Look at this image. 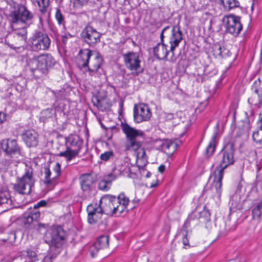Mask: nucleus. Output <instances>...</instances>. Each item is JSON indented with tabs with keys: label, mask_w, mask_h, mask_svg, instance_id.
<instances>
[{
	"label": "nucleus",
	"mask_w": 262,
	"mask_h": 262,
	"mask_svg": "<svg viewBox=\"0 0 262 262\" xmlns=\"http://www.w3.org/2000/svg\"><path fill=\"white\" fill-rule=\"evenodd\" d=\"M182 39L183 33L179 25L165 27L160 34V42L153 48L154 56L159 60H167L169 52L173 56Z\"/></svg>",
	"instance_id": "f257e3e1"
},
{
	"label": "nucleus",
	"mask_w": 262,
	"mask_h": 262,
	"mask_svg": "<svg viewBox=\"0 0 262 262\" xmlns=\"http://www.w3.org/2000/svg\"><path fill=\"white\" fill-rule=\"evenodd\" d=\"M121 127L123 132L125 134L127 142L126 148L127 150L137 151L136 152L137 161L142 163V165L138 164L139 169H144L146 165L147 157L146 152L143 148H141L143 141L138 139L139 137H143L144 133L141 130L136 129L126 123H121Z\"/></svg>",
	"instance_id": "f03ea898"
},
{
	"label": "nucleus",
	"mask_w": 262,
	"mask_h": 262,
	"mask_svg": "<svg viewBox=\"0 0 262 262\" xmlns=\"http://www.w3.org/2000/svg\"><path fill=\"white\" fill-rule=\"evenodd\" d=\"M65 235L63 226L60 225H54L47 230L43 236L45 242L49 245L51 251L55 250V252L52 255L46 256L42 262H51V259L60 252Z\"/></svg>",
	"instance_id": "7ed1b4c3"
},
{
	"label": "nucleus",
	"mask_w": 262,
	"mask_h": 262,
	"mask_svg": "<svg viewBox=\"0 0 262 262\" xmlns=\"http://www.w3.org/2000/svg\"><path fill=\"white\" fill-rule=\"evenodd\" d=\"M55 60L50 54H41L28 60L27 63L33 75L38 78L48 73L49 68L53 67Z\"/></svg>",
	"instance_id": "20e7f679"
},
{
	"label": "nucleus",
	"mask_w": 262,
	"mask_h": 262,
	"mask_svg": "<svg viewBox=\"0 0 262 262\" xmlns=\"http://www.w3.org/2000/svg\"><path fill=\"white\" fill-rule=\"evenodd\" d=\"M234 144L232 142L227 143L216 156L219 165L216 167L214 170L224 174V170L234 164Z\"/></svg>",
	"instance_id": "39448f33"
},
{
	"label": "nucleus",
	"mask_w": 262,
	"mask_h": 262,
	"mask_svg": "<svg viewBox=\"0 0 262 262\" xmlns=\"http://www.w3.org/2000/svg\"><path fill=\"white\" fill-rule=\"evenodd\" d=\"M35 180L32 169H26L21 177L17 178L13 185L14 190L20 194H30L34 187Z\"/></svg>",
	"instance_id": "423d86ee"
},
{
	"label": "nucleus",
	"mask_w": 262,
	"mask_h": 262,
	"mask_svg": "<svg viewBox=\"0 0 262 262\" xmlns=\"http://www.w3.org/2000/svg\"><path fill=\"white\" fill-rule=\"evenodd\" d=\"M122 57L126 68L131 71L134 76H138L143 73L144 69L141 67V60L138 53L129 51L123 54Z\"/></svg>",
	"instance_id": "0eeeda50"
},
{
	"label": "nucleus",
	"mask_w": 262,
	"mask_h": 262,
	"mask_svg": "<svg viewBox=\"0 0 262 262\" xmlns=\"http://www.w3.org/2000/svg\"><path fill=\"white\" fill-rule=\"evenodd\" d=\"M33 18V14L23 5H18L8 15V20L11 25L19 23H26L32 20Z\"/></svg>",
	"instance_id": "6e6552de"
},
{
	"label": "nucleus",
	"mask_w": 262,
	"mask_h": 262,
	"mask_svg": "<svg viewBox=\"0 0 262 262\" xmlns=\"http://www.w3.org/2000/svg\"><path fill=\"white\" fill-rule=\"evenodd\" d=\"M51 44L49 36L41 31H35L30 38V47L32 51L48 50Z\"/></svg>",
	"instance_id": "1a4fd4ad"
},
{
	"label": "nucleus",
	"mask_w": 262,
	"mask_h": 262,
	"mask_svg": "<svg viewBox=\"0 0 262 262\" xmlns=\"http://www.w3.org/2000/svg\"><path fill=\"white\" fill-rule=\"evenodd\" d=\"M1 148L6 156L11 159L12 161H17L22 156L21 148L15 139L3 140L1 141Z\"/></svg>",
	"instance_id": "9d476101"
},
{
	"label": "nucleus",
	"mask_w": 262,
	"mask_h": 262,
	"mask_svg": "<svg viewBox=\"0 0 262 262\" xmlns=\"http://www.w3.org/2000/svg\"><path fill=\"white\" fill-rule=\"evenodd\" d=\"M213 176L214 180L210 186L207 185L204 186L203 190V194L206 193L207 195L212 198L220 199L222 194V180L224 174L214 170Z\"/></svg>",
	"instance_id": "9b49d317"
},
{
	"label": "nucleus",
	"mask_w": 262,
	"mask_h": 262,
	"mask_svg": "<svg viewBox=\"0 0 262 262\" xmlns=\"http://www.w3.org/2000/svg\"><path fill=\"white\" fill-rule=\"evenodd\" d=\"M213 176L214 180L210 186L207 185L204 186L203 190V194L206 193L207 195L212 198L220 199L222 194V180L224 174L214 170Z\"/></svg>",
	"instance_id": "f8f14e48"
},
{
	"label": "nucleus",
	"mask_w": 262,
	"mask_h": 262,
	"mask_svg": "<svg viewBox=\"0 0 262 262\" xmlns=\"http://www.w3.org/2000/svg\"><path fill=\"white\" fill-rule=\"evenodd\" d=\"M241 17L234 14L225 16L223 21L225 24L226 31L234 36H237L243 29Z\"/></svg>",
	"instance_id": "ddd939ff"
},
{
	"label": "nucleus",
	"mask_w": 262,
	"mask_h": 262,
	"mask_svg": "<svg viewBox=\"0 0 262 262\" xmlns=\"http://www.w3.org/2000/svg\"><path fill=\"white\" fill-rule=\"evenodd\" d=\"M152 115L149 106L143 103L135 104L134 106V119L136 123L148 121Z\"/></svg>",
	"instance_id": "4468645a"
},
{
	"label": "nucleus",
	"mask_w": 262,
	"mask_h": 262,
	"mask_svg": "<svg viewBox=\"0 0 262 262\" xmlns=\"http://www.w3.org/2000/svg\"><path fill=\"white\" fill-rule=\"evenodd\" d=\"M101 35L100 32L90 25L85 26L80 34L82 40L90 46H93L100 42Z\"/></svg>",
	"instance_id": "2eb2a0df"
},
{
	"label": "nucleus",
	"mask_w": 262,
	"mask_h": 262,
	"mask_svg": "<svg viewBox=\"0 0 262 262\" xmlns=\"http://www.w3.org/2000/svg\"><path fill=\"white\" fill-rule=\"evenodd\" d=\"M104 202L108 205L110 209L114 206L115 204H119L118 205L122 206V207L126 208L129 202V200L123 193L120 194L117 198L111 195H105L100 199V204Z\"/></svg>",
	"instance_id": "dca6fc26"
},
{
	"label": "nucleus",
	"mask_w": 262,
	"mask_h": 262,
	"mask_svg": "<svg viewBox=\"0 0 262 262\" xmlns=\"http://www.w3.org/2000/svg\"><path fill=\"white\" fill-rule=\"evenodd\" d=\"M260 85L261 81L258 79L253 82L251 86V90L257 95L258 99L257 100L253 96L248 99V102L249 104H253L258 108L262 106V88Z\"/></svg>",
	"instance_id": "f3484780"
},
{
	"label": "nucleus",
	"mask_w": 262,
	"mask_h": 262,
	"mask_svg": "<svg viewBox=\"0 0 262 262\" xmlns=\"http://www.w3.org/2000/svg\"><path fill=\"white\" fill-rule=\"evenodd\" d=\"M81 189L83 191H92L94 188L96 180L90 173H83L79 178Z\"/></svg>",
	"instance_id": "a211bd4d"
},
{
	"label": "nucleus",
	"mask_w": 262,
	"mask_h": 262,
	"mask_svg": "<svg viewBox=\"0 0 262 262\" xmlns=\"http://www.w3.org/2000/svg\"><path fill=\"white\" fill-rule=\"evenodd\" d=\"M108 245V235H101L99 236L90 249L92 257H94L99 250L107 248Z\"/></svg>",
	"instance_id": "6ab92c4d"
},
{
	"label": "nucleus",
	"mask_w": 262,
	"mask_h": 262,
	"mask_svg": "<svg viewBox=\"0 0 262 262\" xmlns=\"http://www.w3.org/2000/svg\"><path fill=\"white\" fill-rule=\"evenodd\" d=\"M21 138L28 147H35L38 144V134L33 129L24 130L21 134Z\"/></svg>",
	"instance_id": "aec40b11"
},
{
	"label": "nucleus",
	"mask_w": 262,
	"mask_h": 262,
	"mask_svg": "<svg viewBox=\"0 0 262 262\" xmlns=\"http://www.w3.org/2000/svg\"><path fill=\"white\" fill-rule=\"evenodd\" d=\"M45 170V180L43 181L44 184L47 186L50 185H52L54 184L55 179L59 177L61 174V165L59 163L56 162L54 166L53 171L55 173V176L50 179L51 174V171L49 166H45L44 167Z\"/></svg>",
	"instance_id": "412c9836"
},
{
	"label": "nucleus",
	"mask_w": 262,
	"mask_h": 262,
	"mask_svg": "<svg viewBox=\"0 0 262 262\" xmlns=\"http://www.w3.org/2000/svg\"><path fill=\"white\" fill-rule=\"evenodd\" d=\"M5 42L9 48L16 51L26 42L11 32L6 36Z\"/></svg>",
	"instance_id": "4be33fe9"
},
{
	"label": "nucleus",
	"mask_w": 262,
	"mask_h": 262,
	"mask_svg": "<svg viewBox=\"0 0 262 262\" xmlns=\"http://www.w3.org/2000/svg\"><path fill=\"white\" fill-rule=\"evenodd\" d=\"M0 206H4L6 209H9L13 207L14 204L11 199L9 192L5 188L3 189L0 184Z\"/></svg>",
	"instance_id": "5701e85b"
},
{
	"label": "nucleus",
	"mask_w": 262,
	"mask_h": 262,
	"mask_svg": "<svg viewBox=\"0 0 262 262\" xmlns=\"http://www.w3.org/2000/svg\"><path fill=\"white\" fill-rule=\"evenodd\" d=\"M92 55V52L91 50L81 49L79 51L78 57L81 61H79V66L81 68L88 67L89 60Z\"/></svg>",
	"instance_id": "b1692460"
},
{
	"label": "nucleus",
	"mask_w": 262,
	"mask_h": 262,
	"mask_svg": "<svg viewBox=\"0 0 262 262\" xmlns=\"http://www.w3.org/2000/svg\"><path fill=\"white\" fill-rule=\"evenodd\" d=\"M93 105L96 106L101 111H105L111 107L110 103L104 98H100L98 95H95L92 99Z\"/></svg>",
	"instance_id": "393cba45"
},
{
	"label": "nucleus",
	"mask_w": 262,
	"mask_h": 262,
	"mask_svg": "<svg viewBox=\"0 0 262 262\" xmlns=\"http://www.w3.org/2000/svg\"><path fill=\"white\" fill-rule=\"evenodd\" d=\"M220 127V123L217 122L215 127V131L212 136L209 144L207 146L205 150L206 155L207 157L211 156L215 151V140L218 134V130Z\"/></svg>",
	"instance_id": "a878e982"
},
{
	"label": "nucleus",
	"mask_w": 262,
	"mask_h": 262,
	"mask_svg": "<svg viewBox=\"0 0 262 262\" xmlns=\"http://www.w3.org/2000/svg\"><path fill=\"white\" fill-rule=\"evenodd\" d=\"M161 148L168 157H171L176 150L177 144L174 142L167 139L163 141Z\"/></svg>",
	"instance_id": "bb28decb"
},
{
	"label": "nucleus",
	"mask_w": 262,
	"mask_h": 262,
	"mask_svg": "<svg viewBox=\"0 0 262 262\" xmlns=\"http://www.w3.org/2000/svg\"><path fill=\"white\" fill-rule=\"evenodd\" d=\"M247 121L244 122L242 126H239L237 128V130L235 135V138H240L243 136H248L249 132L250 130L251 127L250 124V121L248 118V115L247 112H245Z\"/></svg>",
	"instance_id": "cd10ccee"
},
{
	"label": "nucleus",
	"mask_w": 262,
	"mask_h": 262,
	"mask_svg": "<svg viewBox=\"0 0 262 262\" xmlns=\"http://www.w3.org/2000/svg\"><path fill=\"white\" fill-rule=\"evenodd\" d=\"M40 213L37 211H30L28 213H25L23 218V222L26 225H30L33 222H37L39 219Z\"/></svg>",
	"instance_id": "c85d7f7f"
},
{
	"label": "nucleus",
	"mask_w": 262,
	"mask_h": 262,
	"mask_svg": "<svg viewBox=\"0 0 262 262\" xmlns=\"http://www.w3.org/2000/svg\"><path fill=\"white\" fill-rule=\"evenodd\" d=\"M104 202L100 204V200L99 201V205L97 204L89 205L86 208L88 214L91 216L90 220H92V215L95 214H103L105 213V210L102 208V205Z\"/></svg>",
	"instance_id": "c756f323"
},
{
	"label": "nucleus",
	"mask_w": 262,
	"mask_h": 262,
	"mask_svg": "<svg viewBox=\"0 0 262 262\" xmlns=\"http://www.w3.org/2000/svg\"><path fill=\"white\" fill-rule=\"evenodd\" d=\"M103 61V59L101 57L100 54L97 53V55L95 57L94 60L93 61L91 67H87L88 71L90 72V75H92L93 74L96 73L100 68Z\"/></svg>",
	"instance_id": "7c9ffc66"
},
{
	"label": "nucleus",
	"mask_w": 262,
	"mask_h": 262,
	"mask_svg": "<svg viewBox=\"0 0 262 262\" xmlns=\"http://www.w3.org/2000/svg\"><path fill=\"white\" fill-rule=\"evenodd\" d=\"M69 144L72 148H81L82 141L77 135H71L67 137V144Z\"/></svg>",
	"instance_id": "2f4dec72"
},
{
	"label": "nucleus",
	"mask_w": 262,
	"mask_h": 262,
	"mask_svg": "<svg viewBox=\"0 0 262 262\" xmlns=\"http://www.w3.org/2000/svg\"><path fill=\"white\" fill-rule=\"evenodd\" d=\"M220 5L228 11L240 6L239 2L237 0H220Z\"/></svg>",
	"instance_id": "473e14b6"
},
{
	"label": "nucleus",
	"mask_w": 262,
	"mask_h": 262,
	"mask_svg": "<svg viewBox=\"0 0 262 262\" xmlns=\"http://www.w3.org/2000/svg\"><path fill=\"white\" fill-rule=\"evenodd\" d=\"M114 168L120 176L125 172L127 173L130 171L129 164L123 161H120L118 164L116 165Z\"/></svg>",
	"instance_id": "72a5a7b5"
},
{
	"label": "nucleus",
	"mask_w": 262,
	"mask_h": 262,
	"mask_svg": "<svg viewBox=\"0 0 262 262\" xmlns=\"http://www.w3.org/2000/svg\"><path fill=\"white\" fill-rule=\"evenodd\" d=\"M81 149L67 146V162L70 161L77 156Z\"/></svg>",
	"instance_id": "f704fd0d"
},
{
	"label": "nucleus",
	"mask_w": 262,
	"mask_h": 262,
	"mask_svg": "<svg viewBox=\"0 0 262 262\" xmlns=\"http://www.w3.org/2000/svg\"><path fill=\"white\" fill-rule=\"evenodd\" d=\"M24 257V262H35L38 260L37 254L31 249H27Z\"/></svg>",
	"instance_id": "c9c22d12"
},
{
	"label": "nucleus",
	"mask_w": 262,
	"mask_h": 262,
	"mask_svg": "<svg viewBox=\"0 0 262 262\" xmlns=\"http://www.w3.org/2000/svg\"><path fill=\"white\" fill-rule=\"evenodd\" d=\"M262 214V199L253 208L252 211V217L253 219H258Z\"/></svg>",
	"instance_id": "e433bc0d"
},
{
	"label": "nucleus",
	"mask_w": 262,
	"mask_h": 262,
	"mask_svg": "<svg viewBox=\"0 0 262 262\" xmlns=\"http://www.w3.org/2000/svg\"><path fill=\"white\" fill-rule=\"evenodd\" d=\"M62 44H57L58 51L61 56L63 57V60L66 63V48L64 42L66 41V34L61 35Z\"/></svg>",
	"instance_id": "4c0bfd02"
},
{
	"label": "nucleus",
	"mask_w": 262,
	"mask_h": 262,
	"mask_svg": "<svg viewBox=\"0 0 262 262\" xmlns=\"http://www.w3.org/2000/svg\"><path fill=\"white\" fill-rule=\"evenodd\" d=\"M38 6L39 8V11L42 14H45L47 12L50 0H36Z\"/></svg>",
	"instance_id": "58836bf2"
},
{
	"label": "nucleus",
	"mask_w": 262,
	"mask_h": 262,
	"mask_svg": "<svg viewBox=\"0 0 262 262\" xmlns=\"http://www.w3.org/2000/svg\"><path fill=\"white\" fill-rule=\"evenodd\" d=\"M11 33L14 35H16L18 37L21 38L23 41L26 42L27 39V30L26 28H22L15 29L12 31Z\"/></svg>",
	"instance_id": "ea45409f"
},
{
	"label": "nucleus",
	"mask_w": 262,
	"mask_h": 262,
	"mask_svg": "<svg viewBox=\"0 0 262 262\" xmlns=\"http://www.w3.org/2000/svg\"><path fill=\"white\" fill-rule=\"evenodd\" d=\"M55 18L57 20L58 24L59 25H62L63 29L65 28L64 18V16L61 13L60 9L58 8H56Z\"/></svg>",
	"instance_id": "a19ab883"
},
{
	"label": "nucleus",
	"mask_w": 262,
	"mask_h": 262,
	"mask_svg": "<svg viewBox=\"0 0 262 262\" xmlns=\"http://www.w3.org/2000/svg\"><path fill=\"white\" fill-rule=\"evenodd\" d=\"M252 139L256 144H262V128L253 132Z\"/></svg>",
	"instance_id": "79ce46f5"
},
{
	"label": "nucleus",
	"mask_w": 262,
	"mask_h": 262,
	"mask_svg": "<svg viewBox=\"0 0 262 262\" xmlns=\"http://www.w3.org/2000/svg\"><path fill=\"white\" fill-rule=\"evenodd\" d=\"M111 183L106 178H103L99 183V189L103 191H107L110 188Z\"/></svg>",
	"instance_id": "37998d69"
},
{
	"label": "nucleus",
	"mask_w": 262,
	"mask_h": 262,
	"mask_svg": "<svg viewBox=\"0 0 262 262\" xmlns=\"http://www.w3.org/2000/svg\"><path fill=\"white\" fill-rule=\"evenodd\" d=\"M77 228L75 226H72L71 228L69 229L68 233H67V241L70 239L71 242H72V240L74 239L75 236L77 235Z\"/></svg>",
	"instance_id": "c03bdc74"
},
{
	"label": "nucleus",
	"mask_w": 262,
	"mask_h": 262,
	"mask_svg": "<svg viewBox=\"0 0 262 262\" xmlns=\"http://www.w3.org/2000/svg\"><path fill=\"white\" fill-rule=\"evenodd\" d=\"M199 213H200V219L203 220V222L207 223L210 221V213L209 210L204 209L203 211H199Z\"/></svg>",
	"instance_id": "a18cd8bd"
},
{
	"label": "nucleus",
	"mask_w": 262,
	"mask_h": 262,
	"mask_svg": "<svg viewBox=\"0 0 262 262\" xmlns=\"http://www.w3.org/2000/svg\"><path fill=\"white\" fill-rule=\"evenodd\" d=\"M89 0H71L70 5L75 8H79L86 5Z\"/></svg>",
	"instance_id": "49530a36"
},
{
	"label": "nucleus",
	"mask_w": 262,
	"mask_h": 262,
	"mask_svg": "<svg viewBox=\"0 0 262 262\" xmlns=\"http://www.w3.org/2000/svg\"><path fill=\"white\" fill-rule=\"evenodd\" d=\"M120 175L115 170V169L113 168L111 172L107 174L104 178H106L108 181H110V183L112 184V182L115 180H116L118 177Z\"/></svg>",
	"instance_id": "de8ad7c7"
},
{
	"label": "nucleus",
	"mask_w": 262,
	"mask_h": 262,
	"mask_svg": "<svg viewBox=\"0 0 262 262\" xmlns=\"http://www.w3.org/2000/svg\"><path fill=\"white\" fill-rule=\"evenodd\" d=\"M114 156V153L113 151L110 150L104 152L101 154L100 159L104 161H107L112 158Z\"/></svg>",
	"instance_id": "09e8293b"
},
{
	"label": "nucleus",
	"mask_w": 262,
	"mask_h": 262,
	"mask_svg": "<svg viewBox=\"0 0 262 262\" xmlns=\"http://www.w3.org/2000/svg\"><path fill=\"white\" fill-rule=\"evenodd\" d=\"M102 214H95L93 215L92 220H90L91 216L88 214V222L90 224H95L98 223L101 219Z\"/></svg>",
	"instance_id": "8fccbe9b"
},
{
	"label": "nucleus",
	"mask_w": 262,
	"mask_h": 262,
	"mask_svg": "<svg viewBox=\"0 0 262 262\" xmlns=\"http://www.w3.org/2000/svg\"><path fill=\"white\" fill-rule=\"evenodd\" d=\"M187 219L190 221L198 220L200 219V213L196 210H193L189 214Z\"/></svg>",
	"instance_id": "3c124183"
},
{
	"label": "nucleus",
	"mask_w": 262,
	"mask_h": 262,
	"mask_svg": "<svg viewBox=\"0 0 262 262\" xmlns=\"http://www.w3.org/2000/svg\"><path fill=\"white\" fill-rule=\"evenodd\" d=\"M125 208H126L122 207V206H120V205H117L116 207L115 206V205L114 206H112L111 209H112V214H116L118 211L119 215H120L123 212Z\"/></svg>",
	"instance_id": "603ef678"
},
{
	"label": "nucleus",
	"mask_w": 262,
	"mask_h": 262,
	"mask_svg": "<svg viewBox=\"0 0 262 262\" xmlns=\"http://www.w3.org/2000/svg\"><path fill=\"white\" fill-rule=\"evenodd\" d=\"M55 96L58 100H64L66 99V93L64 90H61L59 91L55 94Z\"/></svg>",
	"instance_id": "864d4df0"
},
{
	"label": "nucleus",
	"mask_w": 262,
	"mask_h": 262,
	"mask_svg": "<svg viewBox=\"0 0 262 262\" xmlns=\"http://www.w3.org/2000/svg\"><path fill=\"white\" fill-rule=\"evenodd\" d=\"M190 222L188 219H187L186 221L185 222L182 229L180 231V233H183L185 232H188L187 229L190 226Z\"/></svg>",
	"instance_id": "5fc2aeb1"
},
{
	"label": "nucleus",
	"mask_w": 262,
	"mask_h": 262,
	"mask_svg": "<svg viewBox=\"0 0 262 262\" xmlns=\"http://www.w3.org/2000/svg\"><path fill=\"white\" fill-rule=\"evenodd\" d=\"M183 235V239L182 243L184 246H188L190 247L189 245V240L187 238L188 232H185V233H182Z\"/></svg>",
	"instance_id": "6e6d98bb"
},
{
	"label": "nucleus",
	"mask_w": 262,
	"mask_h": 262,
	"mask_svg": "<svg viewBox=\"0 0 262 262\" xmlns=\"http://www.w3.org/2000/svg\"><path fill=\"white\" fill-rule=\"evenodd\" d=\"M47 203L46 201L41 200L36 204L34 205L33 208L34 209L38 208L40 207H43L47 205Z\"/></svg>",
	"instance_id": "4d7b16f0"
},
{
	"label": "nucleus",
	"mask_w": 262,
	"mask_h": 262,
	"mask_svg": "<svg viewBox=\"0 0 262 262\" xmlns=\"http://www.w3.org/2000/svg\"><path fill=\"white\" fill-rule=\"evenodd\" d=\"M175 115L172 113H165L164 118L166 120L169 121L174 118Z\"/></svg>",
	"instance_id": "13d9d810"
},
{
	"label": "nucleus",
	"mask_w": 262,
	"mask_h": 262,
	"mask_svg": "<svg viewBox=\"0 0 262 262\" xmlns=\"http://www.w3.org/2000/svg\"><path fill=\"white\" fill-rule=\"evenodd\" d=\"M6 120V114L0 112V124L3 123Z\"/></svg>",
	"instance_id": "bf43d9fd"
},
{
	"label": "nucleus",
	"mask_w": 262,
	"mask_h": 262,
	"mask_svg": "<svg viewBox=\"0 0 262 262\" xmlns=\"http://www.w3.org/2000/svg\"><path fill=\"white\" fill-rule=\"evenodd\" d=\"M165 170V166L164 165L162 164L158 167L159 172L163 173Z\"/></svg>",
	"instance_id": "052dcab7"
},
{
	"label": "nucleus",
	"mask_w": 262,
	"mask_h": 262,
	"mask_svg": "<svg viewBox=\"0 0 262 262\" xmlns=\"http://www.w3.org/2000/svg\"><path fill=\"white\" fill-rule=\"evenodd\" d=\"M261 168V166L257 164L256 165V171L257 172H258Z\"/></svg>",
	"instance_id": "680f3d73"
},
{
	"label": "nucleus",
	"mask_w": 262,
	"mask_h": 262,
	"mask_svg": "<svg viewBox=\"0 0 262 262\" xmlns=\"http://www.w3.org/2000/svg\"><path fill=\"white\" fill-rule=\"evenodd\" d=\"M101 224L105 227L107 225V221L106 220H104V221L101 222Z\"/></svg>",
	"instance_id": "e2e57ef3"
},
{
	"label": "nucleus",
	"mask_w": 262,
	"mask_h": 262,
	"mask_svg": "<svg viewBox=\"0 0 262 262\" xmlns=\"http://www.w3.org/2000/svg\"><path fill=\"white\" fill-rule=\"evenodd\" d=\"M58 155L61 157H66V151L60 152Z\"/></svg>",
	"instance_id": "0e129e2a"
},
{
	"label": "nucleus",
	"mask_w": 262,
	"mask_h": 262,
	"mask_svg": "<svg viewBox=\"0 0 262 262\" xmlns=\"http://www.w3.org/2000/svg\"><path fill=\"white\" fill-rule=\"evenodd\" d=\"M151 174L150 172L148 171L147 173H146V177L149 178L150 177Z\"/></svg>",
	"instance_id": "69168bd1"
},
{
	"label": "nucleus",
	"mask_w": 262,
	"mask_h": 262,
	"mask_svg": "<svg viewBox=\"0 0 262 262\" xmlns=\"http://www.w3.org/2000/svg\"><path fill=\"white\" fill-rule=\"evenodd\" d=\"M157 186V183H156V184H151V185L150 186V188H154L156 186Z\"/></svg>",
	"instance_id": "338daca9"
},
{
	"label": "nucleus",
	"mask_w": 262,
	"mask_h": 262,
	"mask_svg": "<svg viewBox=\"0 0 262 262\" xmlns=\"http://www.w3.org/2000/svg\"><path fill=\"white\" fill-rule=\"evenodd\" d=\"M6 241V240H5V239L2 240V241L0 240V245H2L3 243L5 242Z\"/></svg>",
	"instance_id": "774afa93"
}]
</instances>
